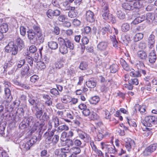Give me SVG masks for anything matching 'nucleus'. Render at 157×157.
Masks as SVG:
<instances>
[{
  "label": "nucleus",
  "instance_id": "obj_27",
  "mask_svg": "<svg viewBox=\"0 0 157 157\" xmlns=\"http://www.w3.org/2000/svg\"><path fill=\"white\" fill-rule=\"evenodd\" d=\"M106 25L105 24V26L104 27H103V28L101 29L100 31V33H102V35H104L105 34L106 32H111L110 27L107 24H106Z\"/></svg>",
  "mask_w": 157,
  "mask_h": 157
},
{
  "label": "nucleus",
  "instance_id": "obj_4",
  "mask_svg": "<svg viewBox=\"0 0 157 157\" xmlns=\"http://www.w3.org/2000/svg\"><path fill=\"white\" fill-rule=\"evenodd\" d=\"M37 141V137L33 136L31 139L27 142L23 143L20 145L21 148L24 150L27 151L29 150L30 147Z\"/></svg>",
  "mask_w": 157,
  "mask_h": 157
},
{
  "label": "nucleus",
  "instance_id": "obj_60",
  "mask_svg": "<svg viewBox=\"0 0 157 157\" xmlns=\"http://www.w3.org/2000/svg\"><path fill=\"white\" fill-rule=\"evenodd\" d=\"M143 37V34L140 33H137L134 36L135 39H142Z\"/></svg>",
  "mask_w": 157,
  "mask_h": 157
},
{
  "label": "nucleus",
  "instance_id": "obj_35",
  "mask_svg": "<svg viewBox=\"0 0 157 157\" xmlns=\"http://www.w3.org/2000/svg\"><path fill=\"white\" fill-rule=\"evenodd\" d=\"M5 95L7 99H12V96L11 95V91L10 89L7 88H6L4 89Z\"/></svg>",
  "mask_w": 157,
  "mask_h": 157
},
{
  "label": "nucleus",
  "instance_id": "obj_36",
  "mask_svg": "<svg viewBox=\"0 0 157 157\" xmlns=\"http://www.w3.org/2000/svg\"><path fill=\"white\" fill-rule=\"evenodd\" d=\"M68 130V127L65 124L60 125L57 128V131L58 132H61L63 131H67Z\"/></svg>",
  "mask_w": 157,
  "mask_h": 157
},
{
  "label": "nucleus",
  "instance_id": "obj_51",
  "mask_svg": "<svg viewBox=\"0 0 157 157\" xmlns=\"http://www.w3.org/2000/svg\"><path fill=\"white\" fill-rule=\"evenodd\" d=\"M46 15L49 18H52L54 16L53 10L52 9L48 10L46 12Z\"/></svg>",
  "mask_w": 157,
  "mask_h": 157
},
{
  "label": "nucleus",
  "instance_id": "obj_48",
  "mask_svg": "<svg viewBox=\"0 0 157 157\" xmlns=\"http://www.w3.org/2000/svg\"><path fill=\"white\" fill-rule=\"evenodd\" d=\"M117 14L118 17L120 19H123L125 17V14L121 10H118Z\"/></svg>",
  "mask_w": 157,
  "mask_h": 157
},
{
  "label": "nucleus",
  "instance_id": "obj_20",
  "mask_svg": "<svg viewBox=\"0 0 157 157\" xmlns=\"http://www.w3.org/2000/svg\"><path fill=\"white\" fill-rule=\"evenodd\" d=\"M137 55L139 57L144 60H146L147 58L146 52L143 51H138L137 52Z\"/></svg>",
  "mask_w": 157,
  "mask_h": 157
},
{
  "label": "nucleus",
  "instance_id": "obj_55",
  "mask_svg": "<svg viewBox=\"0 0 157 157\" xmlns=\"http://www.w3.org/2000/svg\"><path fill=\"white\" fill-rule=\"evenodd\" d=\"M152 152L149 150L147 147L145 149L143 152V155L145 156H148L150 155Z\"/></svg>",
  "mask_w": 157,
  "mask_h": 157
},
{
  "label": "nucleus",
  "instance_id": "obj_59",
  "mask_svg": "<svg viewBox=\"0 0 157 157\" xmlns=\"http://www.w3.org/2000/svg\"><path fill=\"white\" fill-rule=\"evenodd\" d=\"M155 40H149L148 42V46L149 48L151 49L154 46Z\"/></svg>",
  "mask_w": 157,
  "mask_h": 157
},
{
  "label": "nucleus",
  "instance_id": "obj_64",
  "mask_svg": "<svg viewBox=\"0 0 157 157\" xmlns=\"http://www.w3.org/2000/svg\"><path fill=\"white\" fill-rule=\"evenodd\" d=\"M90 113L89 109L86 108L82 111V113L85 116H88Z\"/></svg>",
  "mask_w": 157,
  "mask_h": 157
},
{
  "label": "nucleus",
  "instance_id": "obj_46",
  "mask_svg": "<svg viewBox=\"0 0 157 157\" xmlns=\"http://www.w3.org/2000/svg\"><path fill=\"white\" fill-rule=\"evenodd\" d=\"M65 74V71L62 72V74H58V78L56 79V81L59 82H61L63 81V78L64 77V75Z\"/></svg>",
  "mask_w": 157,
  "mask_h": 157
},
{
  "label": "nucleus",
  "instance_id": "obj_41",
  "mask_svg": "<svg viewBox=\"0 0 157 157\" xmlns=\"http://www.w3.org/2000/svg\"><path fill=\"white\" fill-rule=\"evenodd\" d=\"M87 67L88 64L86 62H82L80 63L79 67L81 70H85L87 68Z\"/></svg>",
  "mask_w": 157,
  "mask_h": 157
},
{
  "label": "nucleus",
  "instance_id": "obj_62",
  "mask_svg": "<svg viewBox=\"0 0 157 157\" xmlns=\"http://www.w3.org/2000/svg\"><path fill=\"white\" fill-rule=\"evenodd\" d=\"M17 46L19 48L21 49L24 47V44L23 40H19L17 41Z\"/></svg>",
  "mask_w": 157,
  "mask_h": 157
},
{
  "label": "nucleus",
  "instance_id": "obj_39",
  "mask_svg": "<svg viewBox=\"0 0 157 157\" xmlns=\"http://www.w3.org/2000/svg\"><path fill=\"white\" fill-rule=\"evenodd\" d=\"M118 67L117 65L114 64L110 67V72L112 73H116L118 70Z\"/></svg>",
  "mask_w": 157,
  "mask_h": 157
},
{
  "label": "nucleus",
  "instance_id": "obj_34",
  "mask_svg": "<svg viewBox=\"0 0 157 157\" xmlns=\"http://www.w3.org/2000/svg\"><path fill=\"white\" fill-rule=\"evenodd\" d=\"M107 44L106 42H101L98 45L97 48L100 50H105L107 47Z\"/></svg>",
  "mask_w": 157,
  "mask_h": 157
},
{
  "label": "nucleus",
  "instance_id": "obj_22",
  "mask_svg": "<svg viewBox=\"0 0 157 157\" xmlns=\"http://www.w3.org/2000/svg\"><path fill=\"white\" fill-rule=\"evenodd\" d=\"M68 48L63 43L62 44H60V46L59 48V52L62 54H64L67 53L68 51Z\"/></svg>",
  "mask_w": 157,
  "mask_h": 157
},
{
  "label": "nucleus",
  "instance_id": "obj_54",
  "mask_svg": "<svg viewBox=\"0 0 157 157\" xmlns=\"http://www.w3.org/2000/svg\"><path fill=\"white\" fill-rule=\"evenodd\" d=\"M66 145L68 147H70L72 146L74 144V141L71 140H67L66 141Z\"/></svg>",
  "mask_w": 157,
  "mask_h": 157
},
{
  "label": "nucleus",
  "instance_id": "obj_33",
  "mask_svg": "<svg viewBox=\"0 0 157 157\" xmlns=\"http://www.w3.org/2000/svg\"><path fill=\"white\" fill-rule=\"evenodd\" d=\"M73 113L71 111L67 112L66 116L68 119H64V121L67 122H71L70 120L73 119Z\"/></svg>",
  "mask_w": 157,
  "mask_h": 157
},
{
  "label": "nucleus",
  "instance_id": "obj_26",
  "mask_svg": "<svg viewBox=\"0 0 157 157\" xmlns=\"http://www.w3.org/2000/svg\"><path fill=\"white\" fill-rule=\"evenodd\" d=\"M145 108V105H142L141 106L138 105H136L135 107V109L136 110L137 109L140 113L142 114H145L146 111Z\"/></svg>",
  "mask_w": 157,
  "mask_h": 157
},
{
  "label": "nucleus",
  "instance_id": "obj_44",
  "mask_svg": "<svg viewBox=\"0 0 157 157\" xmlns=\"http://www.w3.org/2000/svg\"><path fill=\"white\" fill-rule=\"evenodd\" d=\"M148 148L151 152L152 153L157 148V143H154L151 144L148 147Z\"/></svg>",
  "mask_w": 157,
  "mask_h": 157
},
{
  "label": "nucleus",
  "instance_id": "obj_56",
  "mask_svg": "<svg viewBox=\"0 0 157 157\" xmlns=\"http://www.w3.org/2000/svg\"><path fill=\"white\" fill-rule=\"evenodd\" d=\"M39 79L38 76L36 75H34L30 77V80L32 82H35Z\"/></svg>",
  "mask_w": 157,
  "mask_h": 157
},
{
  "label": "nucleus",
  "instance_id": "obj_21",
  "mask_svg": "<svg viewBox=\"0 0 157 157\" xmlns=\"http://www.w3.org/2000/svg\"><path fill=\"white\" fill-rule=\"evenodd\" d=\"M48 45L49 48L53 50L56 49L58 47L57 42L52 40H51L48 42Z\"/></svg>",
  "mask_w": 157,
  "mask_h": 157
},
{
  "label": "nucleus",
  "instance_id": "obj_1",
  "mask_svg": "<svg viewBox=\"0 0 157 157\" xmlns=\"http://www.w3.org/2000/svg\"><path fill=\"white\" fill-rule=\"evenodd\" d=\"M25 121L29 126L30 127H33L32 132H34L37 128L40 129L45 124L44 120H36V119H34L32 116L27 117Z\"/></svg>",
  "mask_w": 157,
  "mask_h": 157
},
{
  "label": "nucleus",
  "instance_id": "obj_17",
  "mask_svg": "<svg viewBox=\"0 0 157 157\" xmlns=\"http://www.w3.org/2000/svg\"><path fill=\"white\" fill-rule=\"evenodd\" d=\"M33 30L35 33L38 38H40L42 35L40 27L37 25H34L33 26Z\"/></svg>",
  "mask_w": 157,
  "mask_h": 157
},
{
  "label": "nucleus",
  "instance_id": "obj_43",
  "mask_svg": "<svg viewBox=\"0 0 157 157\" xmlns=\"http://www.w3.org/2000/svg\"><path fill=\"white\" fill-rule=\"evenodd\" d=\"M71 152L77 155L80 152L81 150L78 147H73L71 149Z\"/></svg>",
  "mask_w": 157,
  "mask_h": 157
},
{
  "label": "nucleus",
  "instance_id": "obj_15",
  "mask_svg": "<svg viewBox=\"0 0 157 157\" xmlns=\"http://www.w3.org/2000/svg\"><path fill=\"white\" fill-rule=\"evenodd\" d=\"M157 59L156 55L155 52L154 50H152L150 52L148 57L149 62L151 63H154Z\"/></svg>",
  "mask_w": 157,
  "mask_h": 157
},
{
  "label": "nucleus",
  "instance_id": "obj_19",
  "mask_svg": "<svg viewBox=\"0 0 157 157\" xmlns=\"http://www.w3.org/2000/svg\"><path fill=\"white\" fill-rule=\"evenodd\" d=\"M131 0L128 1L122 5V7L127 10H133Z\"/></svg>",
  "mask_w": 157,
  "mask_h": 157
},
{
  "label": "nucleus",
  "instance_id": "obj_63",
  "mask_svg": "<svg viewBox=\"0 0 157 157\" xmlns=\"http://www.w3.org/2000/svg\"><path fill=\"white\" fill-rule=\"evenodd\" d=\"M17 113L21 116H23L24 113L23 108L22 107L19 108L17 110Z\"/></svg>",
  "mask_w": 157,
  "mask_h": 157
},
{
  "label": "nucleus",
  "instance_id": "obj_30",
  "mask_svg": "<svg viewBox=\"0 0 157 157\" xmlns=\"http://www.w3.org/2000/svg\"><path fill=\"white\" fill-rule=\"evenodd\" d=\"M8 30V25L7 24L3 23L0 26V31L2 33H6Z\"/></svg>",
  "mask_w": 157,
  "mask_h": 157
},
{
  "label": "nucleus",
  "instance_id": "obj_29",
  "mask_svg": "<svg viewBox=\"0 0 157 157\" xmlns=\"http://www.w3.org/2000/svg\"><path fill=\"white\" fill-rule=\"evenodd\" d=\"M29 68L28 65L25 66L24 68H22V70L21 71V75L22 76L26 75L29 76V74L28 71Z\"/></svg>",
  "mask_w": 157,
  "mask_h": 157
},
{
  "label": "nucleus",
  "instance_id": "obj_47",
  "mask_svg": "<svg viewBox=\"0 0 157 157\" xmlns=\"http://www.w3.org/2000/svg\"><path fill=\"white\" fill-rule=\"evenodd\" d=\"M128 83L131 85H137L139 84V81L137 78L131 79L128 81Z\"/></svg>",
  "mask_w": 157,
  "mask_h": 157
},
{
  "label": "nucleus",
  "instance_id": "obj_52",
  "mask_svg": "<svg viewBox=\"0 0 157 157\" xmlns=\"http://www.w3.org/2000/svg\"><path fill=\"white\" fill-rule=\"evenodd\" d=\"M50 92L52 94L56 96L59 95V93L58 90L56 88H52L51 89Z\"/></svg>",
  "mask_w": 157,
  "mask_h": 157
},
{
  "label": "nucleus",
  "instance_id": "obj_25",
  "mask_svg": "<svg viewBox=\"0 0 157 157\" xmlns=\"http://www.w3.org/2000/svg\"><path fill=\"white\" fill-rule=\"evenodd\" d=\"M145 19V17L143 15L139 16L136 18L133 21L134 24L136 25L144 21Z\"/></svg>",
  "mask_w": 157,
  "mask_h": 157
},
{
  "label": "nucleus",
  "instance_id": "obj_37",
  "mask_svg": "<svg viewBox=\"0 0 157 157\" xmlns=\"http://www.w3.org/2000/svg\"><path fill=\"white\" fill-rule=\"evenodd\" d=\"M130 28L129 25L127 23H124L121 26V30L124 32H127L129 29Z\"/></svg>",
  "mask_w": 157,
  "mask_h": 157
},
{
  "label": "nucleus",
  "instance_id": "obj_40",
  "mask_svg": "<svg viewBox=\"0 0 157 157\" xmlns=\"http://www.w3.org/2000/svg\"><path fill=\"white\" fill-rule=\"evenodd\" d=\"M28 36L29 39H33L36 34L33 30H29L28 31Z\"/></svg>",
  "mask_w": 157,
  "mask_h": 157
},
{
  "label": "nucleus",
  "instance_id": "obj_14",
  "mask_svg": "<svg viewBox=\"0 0 157 157\" xmlns=\"http://www.w3.org/2000/svg\"><path fill=\"white\" fill-rule=\"evenodd\" d=\"M43 99L45 104L48 106H50L52 105V101L50 96L48 94L43 95Z\"/></svg>",
  "mask_w": 157,
  "mask_h": 157
},
{
  "label": "nucleus",
  "instance_id": "obj_42",
  "mask_svg": "<svg viewBox=\"0 0 157 157\" xmlns=\"http://www.w3.org/2000/svg\"><path fill=\"white\" fill-rule=\"evenodd\" d=\"M127 121L128 124L130 127H135L137 126L136 123L135 121V120L132 119H129L128 118H127Z\"/></svg>",
  "mask_w": 157,
  "mask_h": 157
},
{
  "label": "nucleus",
  "instance_id": "obj_57",
  "mask_svg": "<svg viewBox=\"0 0 157 157\" xmlns=\"http://www.w3.org/2000/svg\"><path fill=\"white\" fill-rule=\"evenodd\" d=\"M26 60L28 63L31 66H32L33 64V58L32 57L29 56H28L26 57Z\"/></svg>",
  "mask_w": 157,
  "mask_h": 157
},
{
  "label": "nucleus",
  "instance_id": "obj_2",
  "mask_svg": "<svg viewBox=\"0 0 157 157\" xmlns=\"http://www.w3.org/2000/svg\"><path fill=\"white\" fill-rule=\"evenodd\" d=\"M143 124L146 127H151L153 124L157 123V117L150 116L145 117L144 120L142 121Z\"/></svg>",
  "mask_w": 157,
  "mask_h": 157
},
{
  "label": "nucleus",
  "instance_id": "obj_45",
  "mask_svg": "<svg viewBox=\"0 0 157 157\" xmlns=\"http://www.w3.org/2000/svg\"><path fill=\"white\" fill-rule=\"evenodd\" d=\"M90 118L91 120H97L99 118V117L96 113L93 112L91 113Z\"/></svg>",
  "mask_w": 157,
  "mask_h": 157
},
{
  "label": "nucleus",
  "instance_id": "obj_3",
  "mask_svg": "<svg viewBox=\"0 0 157 157\" xmlns=\"http://www.w3.org/2000/svg\"><path fill=\"white\" fill-rule=\"evenodd\" d=\"M101 148L104 150L105 153H108L110 154H115L117 153V150L115 149V146L113 145H110L105 143H101Z\"/></svg>",
  "mask_w": 157,
  "mask_h": 157
},
{
  "label": "nucleus",
  "instance_id": "obj_6",
  "mask_svg": "<svg viewBox=\"0 0 157 157\" xmlns=\"http://www.w3.org/2000/svg\"><path fill=\"white\" fill-rule=\"evenodd\" d=\"M102 16L103 18L109 22L114 23L116 22L115 17L107 11L105 12Z\"/></svg>",
  "mask_w": 157,
  "mask_h": 157
},
{
  "label": "nucleus",
  "instance_id": "obj_13",
  "mask_svg": "<svg viewBox=\"0 0 157 157\" xmlns=\"http://www.w3.org/2000/svg\"><path fill=\"white\" fill-rule=\"evenodd\" d=\"M86 19L88 22H92L94 21V14L92 11L88 10L86 14Z\"/></svg>",
  "mask_w": 157,
  "mask_h": 157
},
{
  "label": "nucleus",
  "instance_id": "obj_49",
  "mask_svg": "<svg viewBox=\"0 0 157 157\" xmlns=\"http://www.w3.org/2000/svg\"><path fill=\"white\" fill-rule=\"evenodd\" d=\"M67 134L66 132H62L61 134V137L60 138V140L63 142L66 141L67 139Z\"/></svg>",
  "mask_w": 157,
  "mask_h": 157
},
{
  "label": "nucleus",
  "instance_id": "obj_38",
  "mask_svg": "<svg viewBox=\"0 0 157 157\" xmlns=\"http://www.w3.org/2000/svg\"><path fill=\"white\" fill-rule=\"evenodd\" d=\"M155 17L153 14L148 13L146 14V19L149 22H151L154 19Z\"/></svg>",
  "mask_w": 157,
  "mask_h": 157
},
{
  "label": "nucleus",
  "instance_id": "obj_11",
  "mask_svg": "<svg viewBox=\"0 0 157 157\" xmlns=\"http://www.w3.org/2000/svg\"><path fill=\"white\" fill-rule=\"evenodd\" d=\"M125 142V146L128 151L132 147L135 146V144L134 140L130 138H126L124 139Z\"/></svg>",
  "mask_w": 157,
  "mask_h": 157
},
{
  "label": "nucleus",
  "instance_id": "obj_28",
  "mask_svg": "<svg viewBox=\"0 0 157 157\" xmlns=\"http://www.w3.org/2000/svg\"><path fill=\"white\" fill-rule=\"evenodd\" d=\"M54 154L57 157H66L67 154H64L60 149H56L55 152Z\"/></svg>",
  "mask_w": 157,
  "mask_h": 157
},
{
  "label": "nucleus",
  "instance_id": "obj_16",
  "mask_svg": "<svg viewBox=\"0 0 157 157\" xmlns=\"http://www.w3.org/2000/svg\"><path fill=\"white\" fill-rule=\"evenodd\" d=\"M132 10L134 8H139L141 7V3L139 0H131Z\"/></svg>",
  "mask_w": 157,
  "mask_h": 157
},
{
  "label": "nucleus",
  "instance_id": "obj_18",
  "mask_svg": "<svg viewBox=\"0 0 157 157\" xmlns=\"http://www.w3.org/2000/svg\"><path fill=\"white\" fill-rule=\"evenodd\" d=\"M120 61V64L123 68L126 71H129V66L124 60L122 58H121Z\"/></svg>",
  "mask_w": 157,
  "mask_h": 157
},
{
  "label": "nucleus",
  "instance_id": "obj_5",
  "mask_svg": "<svg viewBox=\"0 0 157 157\" xmlns=\"http://www.w3.org/2000/svg\"><path fill=\"white\" fill-rule=\"evenodd\" d=\"M5 51L7 52H12L13 55H16L18 52V47L16 45L14 44L13 42H9L5 48Z\"/></svg>",
  "mask_w": 157,
  "mask_h": 157
},
{
  "label": "nucleus",
  "instance_id": "obj_7",
  "mask_svg": "<svg viewBox=\"0 0 157 157\" xmlns=\"http://www.w3.org/2000/svg\"><path fill=\"white\" fill-rule=\"evenodd\" d=\"M76 131L78 133L79 137L84 140L85 142H88L91 140L90 136L85 132L82 131L78 128L76 129Z\"/></svg>",
  "mask_w": 157,
  "mask_h": 157
},
{
  "label": "nucleus",
  "instance_id": "obj_10",
  "mask_svg": "<svg viewBox=\"0 0 157 157\" xmlns=\"http://www.w3.org/2000/svg\"><path fill=\"white\" fill-rule=\"evenodd\" d=\"M54 131L52 130L50 133L46 132L44 135V137L45 139L46 143L50 144L53 142L52 136L54 135Z\"/></svg>",
  "mask_w": 157,
  "mask_h": 157
},
{
  "label": "nucleus",
  "instance_id": "obj_50",
  "mask_svg": "<svg viewBox=\"0 0 157 157\" xmlns=\"http://www.w3.org/2000/svg\"><path fill=\"white\" fill-rule=\"evenodd\" d=\"M28 126H29L28 125L24 120L23 121H22L21 123L20 124L19 126L21 129H24L27 128Z\"/></svg>",
  "mask_w": 157,
  "mask_h": 157
},
{
  "label": "nucleus",
  "instance_id": "obj_32",
  "mask_svg": "<svg viewBox=\"0 0 157 157\" xmlns=\"http://www.w3.org/2000/svg\"><path fill=\"white\" fill-rule=\"evenodd\" d=\"M63 44L67 47L68 48L70 49H73L74 46L73 44L71 43L69 40H63Z\"/></svg>",
  "mask_w": 157,
  "mask_h": 157
},
{
  "label": "nucleus",
  "instance_id": "obj_23",
  "mask_svg": "<svg viewBox=\"0 0 157 157\" xmlns=\"http://www.w3.org/2000/svg\"><path fill=\"white\" fill-rule=\"evenodd\" d=\"M105 130H101L99 131L97 134V137L95 138V140L97 141H99L102 140L103 137V136L105 134Z\"/></svg>",
  "mask_w": 157,
  "mask_h": 157
},
{
  "label": "nucleus",
  "instance_id": "obj_9",
  "mask_svg": "<svg viewBox=\"0 0 157 157\" xmlns=\"http://www.w3.org/2000/svg\"><path fill=\"white\" fill-rule=\"evenodd\" d=\"M35 107L36 110L35 115L37 119H39L43 113V109L44 108V105L39 103L36 105Z\"/></svg>",
  "mask_w": 157,
  "mask_h": 157
},
{
  "label": "nucleus",
  "instance_id": "obj_12",
  "mask_svg": "<svg viewBox=\"0 0 157 157\" xmlns=\"http://www.w3.org/2000/svg\"><path fill=\"white\" fill-rule=\"evenodd\" d=\"M66 59L65 57H62L58 59L55 63V67L56 69H60L63 67Z\"/></svg>",
  "mask_w": 157,
  "mask_h": 157
},
{
  "label": "nucleus",
  "instance_id": "obj_53",
  "mask_svg": "<svg viewBox=\"0 0 157 157\" xmlns=\"http://www.w3.org/2000/svg\"><path fill=\"white\" fill-rule=\"evenodd\" d=\"M102 12H103V10H104V11L106 12L108 11V9L109 8V6L107 3L104 2H102Z\"/></svg>",
  "mask_w": 157,
  "mask_h": 157
},
{
  "label": "nucleus",
  "instance_id": "obj_8",
  "mask_svg": "<svg viewBox=\"0 0 157 157\" xmlns=\"http://www.w3.org/2000/svg\"><path fill=\"white\" fill-rule=\"evenodd\" d=\"M59 125V119L57 117H54L52 120H49L48 123V130H51L54 125L55 128L57 127Z\"/></svg>",
  "mask_w": 157,
  "mask_h": 157
},
{
  "label": "nucleus",
  "instance_id": "obj_58",
  "mask_svg": "<svg viewBox=\"0 0 157 157\" xmlns=\"http://www.w3.org/2000/svg\"><path fill=\"white\" fill-rule=\"evenodd\" d=\"M29 51L30 53H34L36 51L37 49L35 46L32 45L29 48Z\"/></svg>",
  "mask_w": 157,
  "mask_h": 157
},
{
  "label": "nucleus",
  "instance_id": "obj_61",
  "mask_svg": "<svg viewBox=\"0 0 157 157\" xmlns=\"http://www.w3.org/2000/svg\"><path fill=\"white\" fill-rule=\"evenodd\" d=\"M60 149L64 154H66V153L71 152V149H69L66 147L61 148Z\"/></svg>",
  "mask_w": 157,
  "mask_h": 157
},
{
  "label": "nucleus",
  "instance_id": "obj_24",
  "mask_svg": "<svg viewBox=\"0 0 157 157\" xmlns=\"http://www.w3.org/2000/svg\"><path fill=\"white\" fill-rule=\"evenodd\" d=\"M100 98L98 96H95L92 97L89 100V101L92 104H96L100 101Z\"/></svg>",
  "mask_w": 157,
  "mask_h": 157
},
{
  "label": "nucleus",
  "instance_id": "obj_31",
  "mask_svg": "<svg viewBox=\"0 0 157 157\" xmlns=\"http://www.w3.org/2000/svg\"><path fill=\"white\" fill-rule=\"evenodd\" d=\"M86 84L87 87L90 88H94L96 85V82L93 80H89L86 82Z\"/></svg>",
  "mask_w": 157,
  "mask_h": 157
}]
</instances>
